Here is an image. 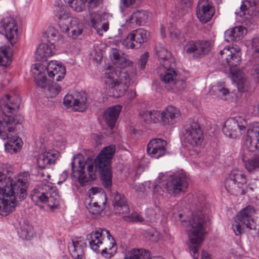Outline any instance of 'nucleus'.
<instances>
[{"label":"nucleus","instance_id":"f257e3e1","mask_svg":"<svg viewBox=\"0 0 259 259\" xmlns=\"http://www.w3.org/2000/svg\"><path fill=\"white\" fill-rule=\"evenodd\" d=\"M115 147L111 145L105 147L95 159L94 162L87 166L89 173L88 177L84 172V165L81 166V160L78 161L79 169L75 170V156H73L71 163L72 177H75V172L78 174L77 179L80 185H83L89 181H93L96 178V173L101 175V179L105 188L110 190L112 184V173L111 168V159L114 154Z\"/></svg>","mask_w":259,"mask_h":259},{"label":"nucleus","instance_id":"f03ea898","mask_svg":"<svg viewBox=\"0 0 259 259\" xmlns=\"http://www.w3.org/2000/svg\"><path fill=\"white\" fill-rule=\"evenodd\" d=\"M20 100L16 97L6 95L0 100V107L3 116L0 117V138L3 140L9 139L5 144L6 150L9 153H16L21 147V139L13 136L15 125L20 123L23 117L16 115L19 108Z\"/></svg>","mask_w":259,"mask_h":259},{"label":"nucleus","instance_id":"7ed1b4c3","mask_svg":"<svg viewBox=\"0 0 259 259\" xmlns=\"http://www.w3.org/2000/svg\"><path fill=\"white\" fill-rule=\"evenodd\" d=\"M194 211L188 221H183V225L187 227L191 255L193 259H198V251L205 234L206 219L204 212L206 207L204 197L199 196L194 200Z\"/></svg>","mask_w":259,"mask_h":259},{"label":"nucleus","instance_id":"20e7f679","mask_svg":"<svg viewBox=\"0 0 259 259\" xmlns=\"http://www.w3.org/2000/svg\"><path fill=\"white\" fill-rule=\"evenodd\" d=\"M29 176L28 172L19 175L11 181L9 185L0 187V214L7 216L16 206V198L20 200L26 196Z\"/></svg>","mask_w":259,"mask_h":259},{"label":"nucleus","instance_id":"39448f33","mask_svg":"<svg viewBox=\"0 0 259 259\" xmlns=\"http://www.w3.org/2000/svg\"><path fill=\"white\" fill-rule=\"evenodd\" d=\"M103 80L109 88L110 96L119 98L124 94L128 88L129 75L123 70H114L109 66L106 70Z\"/></svg>","mask_w":259,"mask_h":259},{"label":"nucleus","instance_id":"423d86ee","mask_svg":"<svg viewBox=\"0 0 259 259\" xmlns=\"http://www.w3.org/2000/svg\"><path fill=\"white\" fill-rule=\"evenodd\" d=\"M55 16L58 18V25L63 32L68 33V35L73 39L81 36L84 30V26L79 19L71 17L63 6H55L54 9Z\"/></svg>","mask_w":259,"mask_h":259},{"label":"nucleus","instance_id":"0eeeda50","mask_svg":"<svg viewBox=\"0 0 259 259\" xmlns=\"http://www.w3.org/2000/svg\"><path fill=\"white\" fill-rule=\"evenodd\" d=\"M255 213L254 208L248 205L242 209L236 215L232 228L236 236L244 233L245 228L252 230L255 228L253 216Z\"/></svg>","mask_w":259,"mask_h":259},{"label":"nucleus","instance_id":"6e6552de","mask_svg":"<svg viewBox=\"0 0 259 259\" xmlns=\"http://www.w3.org/2000/svg\"><path fill=\"white\" fill-rule=\"evenodd\" d=\"M188 187V182L185 172L178 170L170 174L167 182L164 185L166 191V196L177 197L186 192Z\"/></svg>","mask_w":259,"mask_h":259},{"label":"nucleus","instance_id":"1a4fd4ad","mask_svg":"<svg viewBox=\"0 0 259 259\" xmlns=\"http://www.w3.org/2000/svg\"><path fill=\"white\" fill-rule=\"evenodd\" d=\"M246 184V176L238 169L231 170L224 182L227 192L231 195L236 196L245 193Z\"/></svg>","mask_w":259,"mask_h":259},{"label":"nucleus","instance_id":"9d476101","mask_svg":"<svg viewBox=\"0 0 259 259\" xmlns=\"http://www.w3.org/2000/svg\"><path fill=\"white\" fill-rule=\"evenodd\" d=\"M105 235L110 241V245L102 250L101 253L103 256L107 254L108 250L115 251L116 249L115 240L110 234L109 231L105 229L98 228L95 231L87 235V240L88 241L91 248L94 251L99 252L100 251L99 248L100 245L103 243V238Z\"/></svg>","mask_w":259,"mask_h":259},{"label":"nucleus","instance_id":"9b49d317","mask_svg":"<svg viewBox=\"0 0 259 259\" xmlns=\"http://www.w3.org/2000/svg\"><path fill=\"white\" fill-rule=\"evenodd\" d=\"M211 44L206 40H190L184 47V51L194 58H201L207 54L211 50Z\"/></svg>","mask_w":259,"mask_h":259},{"label":"nucleus","instance_id":"f8f14e48","mask_svg":"<svg viewBox=\"0 0 259 259\" xmlns=\"http://www.w3.org/2000/svg\"><path fill=\"white\" fill-rule=\"evenodd\" d=\"M245 121L240 117L231 118L227 119L223 127V132L227 137L231 139L239 138L244 133Z\"/></svg>","mask_w":259,"mask_h":259},{"label":"nucleus","instance_id":"ddd939ff","mask_svg":"<svg viewBox=\"0 0 259 259\" xmlns=\"http://www.w3.org/2000/svg\"><path fill=\"white\" fill-rule=\"evenodd\" d=\"M184 136L187 143L193 147L200 145L203 140L200 126L196 122H192L184 127Z\"/></svg>","mask_w":259,"mask_h":259},{"label":"nucleus","instance_id":"4468645a","mask_svg":"<svg viewBox=\"0 0 259 259\" xmlns=\"http://www.w3.org/2000/svg\"><path fill=\"white\" fill-rule=\"evenodd\" d=\"M149 32L143 28L132 31L121 42L126 49H138L147 40Z\"/></svg>","mask_w":259,"mask_h":259},{"label":"nucleus","instance_id":"2eb2a0df","mask_svg":"<svg viewBox=\"0 0 259 259\" xmlns=\"http://www.w3.org/2000/svg\"><path fill=\"white\" fill-rule=\"evenodd\" d=\"M164 69V73L161 75V80L174 91H179L185 88V83L183 81L177 80V74L175 69V66H171V63L166 65H162Z\"/></svg>","mask_w":259,"mask_h":259},{"label":"nucleus","instance_id":"dca6fc26","mask_svg":"<svg viewBox=\"0 0 259 259\" xmlns=\"http://www.w3.org/2000/svg\"><path fill=\"white\" fill-rule=\"evenodd\" d=\"M249 137L246 138L241 153L248 155L249 152L257 150L259 152V123L254 124L248 131Z\"/></svg>","mask_w":259,"mask_h":259},{"label":"nucleus","instance_id":"f3484780","mask_svg":"<svg viewBox=\"0 0 259 259\" xmlns=\"http://www.w3.org/2000/svg\"><path fill=\"white\" fill-rule=\"evenodd\" d=\"M3 33L11 43L14 45L18 38V26L16 20L12 17L4 18L1 21Z\"/></svg>","mask_w":259,"mask_h":259},{"label":"nucleus","instance_id":"a211bd4d","mask_svg":"<svg viewBox=\"0 0 259 259\" xmlns=\"http://www.w3.org/2000/svg\"><path fill=\"white\" fill-rule=\"evenodd\" d=\"M215 9L208 0H199L196 8V15L199 21L203 24L210 21L215 14Z\"/></svg>","mask_w":259,"mask_h":259},{"label":"nucleus","instance_id":"6ab92c4d","mask_svg":"<svg viewBox=\"0 0 259 259\" xmlns=\"http://www.w3.org/2000/svg\"><path fill=\"white\" fill-rule=\"evenodd\" d=\"M166 141L155 138L152 139L147 146V153L151 158L158 159L164 156L166 151Z\"/></svg>","mask_w":259,"mask_h":259},{"label":"nucleus","instance_id":"aec40b11","mask_svg":"<svg viewBox=\"0 0 259 259\" xmlns=\"http://www.w3.org/2000/svg\"><path fill=\"white\" fill-rule=\"evenodd\" d=\"M87 98L84 94H67L63 101L65 106L72 107L76 111L82 112L87 107Z\"/></svg>","mask_w":259,"mask_h":259},{"label":"nucleus","instance_id":"412c9836","mask_svg":"<svg viewBox=\"0 0 259 259\" xmlns=\"http://www.w3.org/2000/svg\"><path fill=\"white\" fill-rule=\"evenodd\" d=\"M220 54L222 58H225L227 65L230 67V74H231V70H238L237 66L240 64L241 59V52L239 50H236L235 49L225 48L220 51Z\"/></svg>","mask_w":259,"mask_h":259},{"label":"nucleus","instance_id":"4be33fe9","mask_svg":"<svg viewBox=\"0 0 259 259\" xmlns=\"http://www.w3.org/2000/svg\"><path fill=\"white\" fill-rule=\"evenodd\" d=\"M180 116L178 109L168 106L161 112V122L164 125H172L179 120Z\"/></svg>","mask_w":259,"mask_h":259},{"label":"nucleus","instance_id":"5701e85b","mask_svg":"<svg viewBox=\"0 0 259 259\" xmlns=\"http://www.w3.org/2000/svg\"><path fill=\"white\" fill-rule=\"evenodd\" d=\"M46 71L49 77L54 78L56 76L57 81H61L66 73L65 67L57 61H50L46 67Z\"/></svg>","mask_w":259,"mask_h":259},{"label":"nucleus","instance_id":"b1692460","mask_svg":"<svg viewBox=\"0 0 259 259\" xmlns=\"http://www.w3.org/2000/svg\"><path fill=\"white\" fill-rule=\"evenodd\" d=\"M59 155V152L56 150L46 151L38 156L36 164L39 168L44 169L48 165L55 164Z\"/></svg>","mask_w":259,"mask_h":259},{"label":"nucleus","instance_id":"393cba45","mask_svg":"<svg viewBox=\"0 0 259 259\" xmlns=\"http://www.w3.org/2000/svg\"><path fill=\"white\" fill-rule=\"evenodd\" d=\"M113 205L116 213L127 214L129 213L130 208L125 196L116 192L113 193Z\"/></svg>","mask_w":259,"mask_h":259},{"label":"nucleus","instance_id":"a878e982","mask_svg":"<svg viewBox=\"0 0 259 259\" xmlns=\"http://www.w3.org/2000/svg\"><path fill=\"white\" fill-rule=\"evenodd\" d=\"M155 50L160 60V63L161 65H165L167 67L166 65L171 63V66H176L175 58L171 56L170 52L167 51L163 45L161 44L156 45Z\"/></svg>","mask_w":259,"mask_h":259},{"label":"nucleus","instance_id":"bb28decb","mask_svg":"<svg viewBox=\"0 0 259 259\" xmlns=\"http://www.w3.org/2000/svg\"><path fill=\"white\" fill-rule=\"evenodd\" d=\"M231 77L236 82L238 91L241 93L247 91L249 88V82L242 70H232Z\"/></svg>","mask_w":259,"mask_h":259},{"label":"nucleus","instance_id":"cd10ccee","mask_svg":"<svg viewBox=\"0 0 259 259\" xmlns=\"http://www.w3.org/2000/svg\"><path fill=\"white\" fill-rule=\"evenodd\" d=\"M120 105H115L107 108L104 112L106 123L111 130L113 128L121 110Z\"/></svg>","mask_w":259,"mask_h":259},{"label":"nucleus","instance_id":"c85d7f7f","mask_svg":"<svg viewBox=\"0 0 259 259\" xmlns=\"http://www.w3.org/2000/svg\"><path fill=\"white\" fill-rule=\"evenodd\" d=\"M105 16V14L100 15L95 12L90 13V20L91 25L99 33L101 29L104 32H106L109 29L108 22L104 20Z\"/></svg>","mask_w":259,"mask_h":259},{"label":"nucleus","instance_id":"c756f323","mask_svg":"<svg viewBox=\"0 0 259 259\" xmlns=\"http://www.w3.org/2000/svg\"><path fill=\"white\" fill-rule=\"evenodd\" d=\"M86 243L83 240H72L68 246V249L72 257L75 259H82L84 256V249Z\"/></svg>","mask_w":259,"mask_h":259},{"label":"nucleus","instance_id":"7c9ffc66","mask_svg":"<svg viewBox=\"0 0 259 259\" xmlns=\"http://www.w3.org/2000/svg\"><path fill=\"white\" fill-rule=\"evenodd\" d=\"M44 37L47 39V40L51 45H59L64 42V38L59 34L58 30L54 27H49L44 34Z\"/></svg>","mask_w":259,"mask_h":259},{"label":"nucleus","instance_id":"2f4dec72","mask_svg":"<svg viewBox=\"0 0 259 259\" xmlns=\"http://www.w3.org/2000/svg\"><path fill=\"white\" fill-rule=\"evenodd\" d=\"M45 188L48 192L46 203L52 209L57 208L59 203L60 197L56 189L52 186L45 185Z\"/></svg>","mask_w":259,"mask_h":259},{"label":"nucleus","instance_id":"473e14b6","mask_svg":"<svg viewBox=\"0 0 259 259\" xmlns=\"http://www.w3.org/2000/svg\"><path fill=\"white\" fill-rule=\"evenodd\" d=\"M42 68L39 64H35L31 67V72L33 74L36 84L37 87L45 90L48 85L47 78L44 73L41 72Z\"/></svg>","mask_w":259,"mask_h":259},{"label":"nucleus","instance_id":"72a5a7b5","mask_svg":"<svg viewBox=\"0 0 259 259\" xmlns=\"http://www.w3.org/2000/svg\"><path fill=\"white\" fill-rule=\"evenodd\" d=\"M48 191L45 188V185L38 188L33 189L30 193L31 200L37 205L39 206V203H46L47 200Z\"/></svg>","mask_w":259,"mask_h":259},{"label":"nucleus","instance_id":"f704fd0d","mask_svg":"<svg viewBox=\"0 0 259 259\" xmlns=\"http://www.w3.org/2000/svg\"><path fill=\"white\" fill-rule=\"evenodd\" d=\"M54 46L46 44H40L35 53V57L37 61L46 60L48 57H50L54 54L53 49Z\"/></svg>","mask_w":259,"mask_h":259},{"label":"nucleus","instance_id":"c9c22d12","mask_svg":"<svg viewBox=\"0 0 259 259\" xmlns=\"http://www.w3.org/2000/svg\"><path fill=\"white\" fill-rule=\"evenodd\" d=\"M18 233L23 240H30L33 237L34 231L32 225L28 221H23L20 223Z\"/></svg>","mask_w":259,"mask_h":259},{"label":"nucleus","instance_id":"e433bc0d","mask_svg":"<svg viewBox=\"0 0 259 259\" xmlns=\"http://www.w3.org/2000/svg\"><path fill=\"white\" fill-rule=\"evenodd\" d=\"M248 155L241 153V159L246 169L248 172L259 170V156L247 157Z\"/></svg>","mask_w":259,"mask_h":259},{"label":"nucleus","instance_id":"4c0bfd02","mask_svg":"<svg viewBox=\"0 0 259 259\" xmlns=\"http://www.w3.org/2000/svg\"><path fill=\"white\" fill-rule=\"evenodd\" d=\"M148 18V12L146 11H138L133 13L126 22L130 24L142 25L145 24Z\"/></svg>","mask_w":259,"mask_h":259},{"label":"nucleus","instance_id":"58836bf2","mask_svg":"<svg viewBox=\"0 0 259 259\" xmlns=\"http://www.w3.org/2000/svg\"><path fill=\"white\" fill-rule=\"evenodd\" d=\"M111 57L114 64L120 68H124L132 64L131 61L121 56L118 50L116 49H112Z\"/></svg>","mask_w":259,"mask_h":259},{"label":"nucleus","instance_id":"ea45409f","mask_svg":"<svg viewBox=\"0 0 259 259\" xmlns=\"http://www.w3.org/2000/svg\"><path fill=\"white\" fill-rule=\"evenodd\" d=\"M12 54L9 47L4 46L0 48V66H6L11 62Z\"/></svg>","mask_w":259,"mask_h":259},{"label":"nucleus","instance_id":"a19ab883","mask_svg":"<svg viewBox=\"0 0 259 259\" xmlns=\"http://www.w3.org/2000/svg\"><path fill=\"white\" fill-rule=\"evenodd\" d=\"M61 89V88L58 83L52 82L48 84L45 90H43V91L48 98H53L56 97L58 94Z\"/></svg>","mask_w":259,"mask_h":259},{"label":"nucleus","instance_id":"79ce46f5","mask_svg":"<svg viewBox=\"0 0 259 259\" xmlns=\"http://www.w3.org/2000/svg\"><path fill=\"white\" fill-rule=\"evenodd\" d=\"M161 112L157 110L147 111L144 114L145 119L149 122L157 123L161 122Z\"/></svg>","mask_w":259,"mask_h":259},{"label":"nucleus","instance_id":"37998d69","mask_svg":"<svg viewBox=\"0 0 259 259\" xmlns=\"http://www.w3.org/2000/svg\"><path fill=\"white\" fill-rule=\"evenodd\" d=\"M65 3L68 4L76 12H82L85 8L87 0H64Z\"/></svg>","mask_w":259,"mask_h":259},{"label":"nucleus","instance_id":"c03bdc74","mask_svg":"<svg viewBox=\"0 0 259 259\" xmlns=\"http://www.w3.org/2000/svg\"><path fill=\"white\" fill-rule=\"evenodd\" d=\"M149 256V254L148 252L135 249L132 250L129 255L124 259H146L148 258Z\"/></svg>","mask_w":259,"mask_h":259},{"label":"nucleus","instance_id":"a18cd8bd","mask_svg":"<svg viewBox=\"0 0 259 259\" xmlns=\"http://www.w3.org/2000/svg\"><path fill=\"white\" fill-rule=\"evenodd\" d=\"M12 171L11 166L7 163H2L0 165V182L6 180V175H9Z\"/></svg>","mask_w":259,"mask_h":259},{"label":"nucleus","instance_id":"49530a36","mask_svg":"<svg viewBox=\"0 0 259 259\" xmlns=\"http://www.w3.org/2000/svg\"><path fill=\"white\" fill-rule=\"evenodd\" d=\"M92 201L93 200H91V202L88 203L87 208L89 212L93 214L100 213L102 211V208L97 202Z\"/></svg>","mask_w":259,"mask_h":259},{"label":"nucleus","instance_id":"de8ad7c7","mask_svg":"<svg viewBox=\"0 0 259 259\" xmlns=\"http://www.w3.org/2000/svg\"><path fill=\"white\" fill-rule=\"evenodd\" d=\"M232 30L235 41L240 40L246 32V29L242 26L235 27L232 28Z\"/></svg>","mask_w":259,"mask_h":259},{"label":"nucleus","instance_id":"09e8293b","mask_svg":"<svg viewBox=\"0 0 259 259\" xmlns=\"http://www.w3.org/2000/svg\"><path fill=\"white\" fill-rule=\"evenodd\" d=\"M168 30L171 39L174 40H179L182 37V34L180 30L173 25L170 27H168Z\"/></svg>","mask_w":259,"mask_h":259},{"label":"nucleus","instance_id":"8fccbe9b","mask_svg":"<svg viewBox=\"0 0 259 259\" xmlns=\"http://www.w3.org/2000/svg\"><path fill=\"white\" fill-rule=\"evenodd\" d=\"M146 237L153 241H158L162 239V236L159 232L153 229L148 231Z\"/></svg>","mask_w":259,"mask_h":259},{"label":"nucleus","instance_id":"3c124183","mask_svg":"<svg viewBox=\"0 0 259 259\" xmlns=\"http://www.w3.org/2000/svg\"><path fill=\"white\" fill-rule=\"evenodd\" d=\"M256 3L255 2H245L244 4H242L240 7L241 10L243 12V14L245 15L246 14V11L248 10V11H253L254 10V8H255Z\"/></svg>","mask_w":259,"mask_h":259},{"label":"nucleus","instance_id":"603ef678","mask_svg":"<svg viewBox=\"0 0 259 259\" xmlns=\"http://www.w3.org/2000/svg\"><path fill=\"white\" fill-rule=\"evenodd\" d=\"M250 74L256 83H259V64L254 65L250 71Z\"/></svg>","mask_w":259,"mask_h":259},{"label":"nucleus","instance_id":"864d4df0","mask_svg":"<svg viewBox=\"0 0 259 259\" xmlns=\"http://www.w3.org/2000/svg\"><path fill=\"white\" fill-rule=\"evenodd\" d=\"M136 2V0H120V9L122 12H123L124 9L130 7L133 5Z\"/></svg>","mask_w":259,"mask_h":259},{"label":"nucleus","instance_id":"5fc2aeb1","mask_svg":"<svg viewBox=\"0 0 259 259\" xmlns=\"http://www.w3.org/2000/svg\"><path fill=\"white\" fill-rule=\"evenodd\" d=\"M225 40L227 42H233L235 41V37L233 36L232 28L228 29L224 33Z\"/></svg>","mask_w":259,"mask_h":259},{"label":"nucleus","instance_id":"6e6d98bb","mask_svg":"<svg viewBox=\"0 0 259 259\" xmlns=\"http://www.w3.org/2000/svg\"><path fill=\"white\" fill-rule=\"evenodd\" d=\"M149 55L147 52L145 53L142 55L140 59V65L139 67L141 69H144L145 68V66L147 64Z\"/></svg>","mask_w":259,"mask_h":259},{"label":"nucleus","instance_id":"4d7b16f0","mask_svg":"<svg viewBox=\"0 0 259 259\" xmlns=\"http://www.w3.org/2000/svg\"><path fill=\"white\" fill-rule=\"evenodd\" d=\"M129 220L134 222H142L143 221V218L137 212H134L128 217Z\"/></svg>","mask_w":259,"mask_h":259},{"label":"nucleus","instance_id":"13d9d810","mask_svg":"<svg viewBox=\"0 0 259 259\" xmlns=\"http://www.w3.org/2000/svg\"><path fill=\"white\" fill-rule=\"evenodd\" d=\"M90 9H94L100 6L103 3V0H87Z\"/></svg>","mask_w":259,"mask_h":259},{"label":"nucleus","instance_id":"bf43d9fd","mask_svg":"<svg viewBox=\"0 0 259 259\" xmlns=\"http://www.w3.org/2000/svg\"><path fill=\"white\" fill-rule=\"evenodd\" d=\"M252 47L254 52L259 54V36H254L252 40Z\"/></svg>","mask_w":259,"mask_h":259},{"label":"nucleus","instance_id":"052dcab7","mask_svg":"<svg viewBox=\"0 0 259 259\" xmlns=\"http://www.w3.org/2000/svg\"><path fill=\"white\" fill-rule=\"evenodd\" d=\"M38 177L41 178L44 180H47V179H49L51 177V176L49 175L45 171L40 170L38 172Z\"/></svg>","mask_w":259,"mask_h":259},{"label":"nucleus","instance_id":"680f3d73","mask_svg":"<svg viewBox=\"0 0 259 259\" xmlns=\"http://www.w3.org/2000/svg\"><path fill=\"white\" fill-rule=\"evenodd\" d=\"M101 191V189L98 188H92L89 190V196L90 197L91 195H97Z\"/></svg>","mask_w":259,"mask_h":259},{"label":"nucleus","instance_id":"e2e57ef3","mask_svg":"<svg viewBox=\"0 0 259 259\" xmlns=\"http://www.w3.org/2000/svg\"><path fill=\"white\" fill-rule=\"evenodd\" d=\"M152 187H153L152 191H153V193L154 194H158L161 196L164 195V191H162V193H161V192L160 191L158 190L159 186H158L156 185H153Z\"/></svg>","mask_w":259,"mask_h":259},{"label":"nucleus","instance_id":"0e129e2a","mask_svg":"<svg viewBox=\"0 0 259 259\" xmlns=\"http://www.w3.org/2000/svg\"><path fill=\"white\" fill-rule=\"evenodd\" d=\"M136 191H143L144 189V186L143 184H139L138 185H136L134 188Z\"/></svg>","mask_w":259,"mask_h":259},{"label":"nucleus","instance_id":"69168bd1","mask_svg":"<svg viewBox=\"0 0 259 259\" xmlns=\"http://www.w3.org/2000/svg\"><path fill=\"white\" fill-rule=\"evenodd\" d=\"M68 176V172L67 170H64L60 176V179L62 180L63 181H65Z\"/></svg>","mask_w":259,"mask_h":259},{"label":"nucleus","instance_id":"338daca9","mask_svg":"<svg viewBox=\"0 0 259 259\" xmlns=\"http://www.w3.org/2000/svg\"><path fill=\"white\" fill-rule=\"evenodd\" d=\"M201 259H211L208 253L203 250L201 253Z\"/></svg>","mask_w":259,"mask_h":259},{"label":"nucleus","instance_id":"774afa93","mask_svg":"<svg viewBox=\"0 0 259 259\" xmlns=\"http://www.w3.org/2000/svg\"><path fill=\"white\" fill-rule=\"evenodd\" d=\"M219 92L224 96L228 95L229 93V90L227 89L224 88L219 89Z\"/></svg>","mask_w":259,"mask_h":259}]
</instances>
